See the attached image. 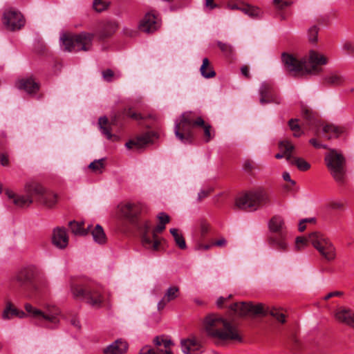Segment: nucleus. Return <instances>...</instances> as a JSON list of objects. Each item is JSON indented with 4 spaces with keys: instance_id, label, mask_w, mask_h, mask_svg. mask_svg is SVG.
Listing matches in <instances>:
<instances>
[{
    "instance_id": "38",
    "label": "nucleus",
    "mask_w": 354,
    "mask_h": 354,
    "mask_svg": "<svg viewBox=\"0 0 354 354\" xmlns=\"http://www.w3.org/2000/svg\"><path fill=\"white\" fill-rule=\"evenodd\" d=\"M13 203L15 205L20 207H28L33 203V199L30 198L28 195L26 194L25 196H17V197L15 198Z\"/></svg>"
},
{
    "instance_id": "36",
    "label": "nucleus",
    "mask_w": 354,
    "mask_h": 354,
    "mask_svg": "<svg viewBox=\"0 0 354 354\" xmlns=\"http://www.w3.org/2000/svg\"><path fill=\"white\" fill-rule=\"evenodd\" d=\"M290 164L295 165L300 171H307L310 169V165L306 161L304 158L294 156L292 155V160L289 162Z\"/></svg>"
},
{
    "instance_id": "63",
    "label": "nucleus",
    "mask_w": 354,
    "mask_h": 354,
    "mask_svg": "<svg viewBox=\"0 0 354 354\" xmlns=\"http://www.w3.org/2000/svg\"><path fill=\"white\" fill-rule=\"evenodd\" d=\"M241 71L242 75H244L245 77H247V78L250 77V74H249V69L247 66H243L241 68Z\"/></svg>"
},
{
    "instance_id": "54",
    "label": "nucleus",
    "mask_w": 354,
    "mask_h": 354,
    "mask_svg": "<svg viewBox=\"0 0 354 354\" xmlns=\"http://www.w3.org/2000/svg\"><path fill=\"white\" fill-rule=\"evenodd\" d=\"M232 295H230L227 297H220L217 301H216V306L218 308H223V304L227 301L228 299H230V298H232Z\"/></svg>"
},
{
    "instance_id": "46",
    "label": "nucleus",
    "mask_w": 354,
    "mask_h": 354,
    "mask_svg": "<svg viewBox=\"0 0 354 354\" xmlns=\"http://www.w3.org/2000/svg\"><path fill=\"white\" fill-rule=\"evenodd\" d=\"M319 28L316 26H313L308 29V39L310 42L315 43L317 41Z\"/></svg>"
},
{
    "instance_id": "5",
    "label": "nucleus",
    "mask_w": 354,
    "mask_h": 354,
    "mask_svg": "<svg viewBox=\"0 0 354 354\" xmlns=\"http://www.w3.org/2000/svg\"><path fill=\"white\" fill-rule=\"evenodd\" d=\"M230 309L234 311L239 316H245L248 315H270L274 317L279 322L283 324L286 322V316L279 309L276 308H264L261 304L253 305L250 302H236L230 306Z\"/></svg>"
},
{
    "instance_id": "57",
    "label": "nucleus",
    "mask_w": 354,
    "mask_h": 354,
    "mask_svg": "<svg viewBox=\"0 0 354 354\" xmlns=\"http://www.w3.org/2000/svg\"><path fill=\"white\" fill-rule=\"evenodd\" d=\"M0 163L3 166H8L9 164V160L7 155L4 153L0 154Z\"/></svg>"
},
{
    "instance_id": "33",
    "label": "nucleus",
    "mask_w": 354,
    "mask_h": 354,
    "mask_svg": "<svg viewBox=\"0 0 354 354\" xmlns=\"http://www.w3.org/2000/svg\"><path fill=\"white\" fill-rule=\"evenodd\" d=\"M91 234L93 240L99 243L104 244L106 241V236L101 225H97L93 229L91 230Z\"/></svg>"
},
{
    "instance_id": "21",
    "label": "nucleus",
    "mask_w": 354,
    "mask_h": 354,
    "mask_svg": "<svg viewBox=\"0 0 354 354\" xmlns=\"http://www.w3.org/2000/svg\"><path fill=\"white\" fill-rule=\"evenodd\" d=\"M52 243L57 248L65 249L68 244V236L64 227H57L53 231Z\"/></svg>"
},
{
    "instance_id": "25",
    "label": "nucleus",
    "mask_w": 354,
    "mask_h": 354,
    "mask_svg": "<svg viewBox=\"0 0 354 354\" xmlns=\"http://www.w3.org/2000/svg\"><path fill=\"white\" fill-rule=\"evenodd\" d=\"M335 317L339 322L345 324L351 327L354 324V312L351 309L339 307L336 310Z\"/></svg>"
},
{
    "instance_id": "48",
    "label": "nucleus",
    "mask_w": 354,
    "mask_h": 354,
    "mask_svg": "<svg viewBox=\"0 0 354 354\" xmlns=\"http://www.w3.org/2000/svg\"><path fill=\"white\" fill-rule=\"evenodd\" d=\"M342 49L348 54H354V44L350 41H345L342 44Z\"/></svg>"
},
{
    "instance_id": "8",
    "label": "nucleus",
    "mask_w": 354,
    "mask_h": 354,
    "mask_svg": "<svg viewBox=\"0 0 354 354\" xmlns=\"http://www.w3.org/2000/svg\"><path fill=\"white\" fill-rule=\"evenodd\" d=\"M324 161L333 178L342 183L346 174V159L343 154L334 149H328Z\"/></svg>"
},
{
    "instance_id": "3",
    "label": "nucleus",
    "mask_w": 354,
    "mask_h": 354,
    "mask_svg": "<svg viewBox=\"0 0 354 354\" xmlns=\"http://www.w3.org/2000/svg\"><path fill=\"white\" fill-rule=\"evenodd\" d=\"M308 243H310L327 261H333L336 259L337 251L335 245L328 237L321 232H313L309 234L307 238L297 237L296 248L300 250L301 246L307 245Z\"/></svg>"
},
{
    "instance_id": "6",
    "label": "nucleus",
    "mask_w": 354,
    "mask_h": 354,
    "mask_svg": "<svg viewBox=\"0 0 354 354\" xmlns=\"http://www.w3.org/2000/svg\"><path fill=\"white\" fill-rule=\"evenodd\" d=\"M270 202L267 192L263 189L250 191L236 198L235 206L242 210L255 211Z\"/></svg>"
},
{
    "instance_id": "32",
    "label": "nucleus",
    "mask_w": 354,
    "mask_h": 354,
    "mask_svg": "<svg viewBox=\"0 0 354 354\" xmlns=\"http://www.w3.org/2000/svg\"><path fill=\"white\" fill-rule=\"evenodd\" d=\"M200 72L201 75L207 79L212 78L216 76V72L207 57L203 59V64L200 68Z\"/></svg>"
},
{
    "instance_id": "37",
    "label": "nucleus",
    "mask_w": 354,
    "mask_h": 354,
    "mask_svg": "<svg viewBox=\"0 0 354 354\" xmlns=\"http://www.w3.org/2000/svg\"><path fill=\"white\" fill-rule=\"evenodd\" d=\"M69 226L71 232L75 235H86L88 234V231L90 230L91 226H88L87 229H84L82 227V223L71 221L69 223Z\"/></svg>"
},
{
    "instance_id": "31",
    "label": "nucleus",
    "mask_w": 354,
    "mask_h": 354,
    "mask_svg": "<svg viewBox=\"0 0 354 354\" xmlns=\"http://www.w3.org/2000/svg\"><path fill=\"white\" fill-rule=\"evenodd\" d=\"M344 78L337 73H330L323 78V84L330 86H337L342 84Z\"/></svg>"
},
{
    "instance_id": "1",
    "label": "nucleus",
    "mask_w": 354,
    "mask_h": 354,
    "mask_svg": "<svg viewBox=\"0 0 354 354\" xmlns=\"http://www.w3.org/2000/svg\"><path fill=\"white\" fill-rule=\"evenodd\" d=\"M281 59L286 71L295 77L307 74L318 75L322 72L321 66L328 62V59L324 55L315 50H310L308 57L306 56L300 59L292 55L283 53Z\"/></svg>"
},
{
    "instance_id": "24",
    "label": "nucleus",
    "mask_w": 354,
    "mask_h": 354,
    "mask_svg": "<svg viewBox=\"0 0 354 354\" xmlns=\"http://www.w3.org/2000/svg\"><path fill=\"white\" fill-rule=\"evenodd\" d=\"M128 350L127 342L118 339L103 349L104 354H126Z\"/></svg>"
},
{
    "instance_id": "42",
    "label": "nucleus",
    "mask_w": 354,
    "mask_h": 354,
    "mask_svg": "<svg viewBox=\"0 0 354 354\" xmlns=\"http://www.w3.org/2000/svg\"><path fill=\"white\" fill-rule=\"evenodd\" d=\"M104 159L95 160L91 162L88 165V168L92 169L95 172L102 173L104 169Z\"/></svg>"
},
{
    "instance_id": "22",
    "label": "nucleus",
    "mask_w": 354,
    "mask_h": 354,
    "mask_svg": "<svg viewBox=\"0 0 354 354\" xmlns=\"http://www.w3.org/2000/svg\"><path fill=\"white\" fill-rule=\"evenodd\" d=\"M268 229L271 234H288L283 218L279 215L272 216L268 222Z\"/></svg>"
},
{
    "instance_id": "35",
    "label": "nucleus",
    "mask_w": 354,
    "mask_h": 354,
    "mask_svg": "<svg viewBox=\"0 0 354 354\" xmlns=\"http://www.w3.org/2000/svg\"><path fill=\"white\" fill-rule=\"evenodd\" d=\"M273 4L277 10V15L281 20L287 19V15L283 12V10L292 4L291 1H282V0H273Z\"/></svg>"
},
{
    "instance_id": "28",
    "label": "nucleus",
    "mask_w": 354,
    "mask_h": 354,
    "mask_svg": "<svg viewBox=\"0 0 354 354\" xmlns=\"http://www.w3.org/2000/svg\"><path fill=\"white\" fill-rule=\"evenodd\" d=\"M151 141L150 134L147 133L142 136H138L135 139L130 140L125 144V146L128 149H133L136 147L137 149L143 148L145 145Z\"/></svg>"
},
{
    "instance_id": "59",
    "label": "nucleus",
    "mask_w": 354,
    "mask_h": 354,
    "mask_svg": "<svg viewBox=\"0 0 354 354\" xmlns=\"http://www.w3.org/2000/svg\"><path fill=\"white\" fill-rule=\"evenodd\" d=\"M205 5L209 10H212L217 7V5L214 3V0H205Z\"/></svg>"
},
{
    "instance_id": "16",
    "label": "nucleus",
    "mask_w": 354,
    "mask_h": 354,
    "mask_svg": "<svg viewBox=\"0 0 354 354\" xmlns=\"http://www.w3.org/2000/svg\"><path fill=\"white\" fill-rule=\"evenodd\" d=\"M3 23L8 30L15 31L21 29L25 21L19 12L10 9L4 12Z\"/></svg>"
},
{
    "instance_id": "60",
    "label": "nucleus",
    "mask_w": 354,
    "mask_h": 354,
    "mask_svg": "<svg viewBox=\"0 0 354 354\" xmlns=\"http://www.w3.org/2000/svg\"><path fill=\"white\" fill-rule=\"evenodd\" d=\"M226 240L224 238H221L217 241H216L212 245L218 246V247H223L226 245Z\"/></svg>"
},
{
    "instance_id": "27",
    "label": "nucleus",
    "mask_w": 354,
    "mask_h": 354,
    "mask_svg": "<svg viewBox=\"0 0 354 354\" xmlns=\"http://www.w3.org/2000/svg\"><path fill=\"white\" fill-rule=\"evenodd\" d=\"M279 148L281 153H278L275 155L277 159L286 158L290 162L292 160V155L295 150V147L288 140H283L279 143Z\"/></svg>"
},
{
    "instance_id": "30",
    "label": "nucleus",
    "mask_w": 354,
    "mask_h": 354,
    "mask_svg": "<svg viewBox=\"0 0 354 354\" xmlns=\"http://www.w3.org/2000/svg\"><path fill=\"white\" fill-rule=\"evenodd\" d=\"M13 317H18L23 318L26 317V313L15 308L10 302H8L6 308L4 309L2 317L4 319H10Z\"/></svg>"
},
{
    "instance_id": "20",
    "label": "nucleus",
    "mask_w": 354,
    "mask_h": 354,
    "mask_svg": "<svg viewBox=\"0 0 354 354\" xmlns=\"http://www.w3.org/2000/svg\"><path fill=\"white\" fill-rule=\"evenodd\" d=\"M288 234H270L268 237L267 242L272 248L285 252L288 250Z\"/></svg>"
},
{
    "instance_id": "26",
    "label": "nucleus",
    "mask_w": 354,
    "mask_h": 354,
    "mask_svg": "<svg viewBox=\"0 0 354 354\" xmlns=\"http://www.w3.org/2000/svg\"><path fill=\"white\" fill-rule=\"evenodd\" d=\"M180 344L185 354H198L201 352V344L196 339H182Z\"/></svg>"
},
{
    "instance_id": "52",
    "label": "nucleus",
    "mask_w": 354,
    "mask_h": 354,
    "mask_svg": "<svg viewBox=\"0 0 354 354\" xmlns=\"http://www.w3.org/2000/svg\"><path fill=\"white\" fill-rule=\"evenodd\" d=\"M212 191L213 189L212 188L201 190L198 194V200L199 201H202L203 198H206Z\"/></svg>"
},
{
    "instance_id": "43",
    "label": "nucleus",
    "mask_w": 354,
    "mask_h": 354,
    "mask_svg": "<svg viewBox=\"0 0 354 354\" xmlns=\"http://www.w3.org/2000/svg\"><path fill=\"white\" fill-rule=\"evenodd\" d=\"M217 46L220 50L226 55H231L233 53V47L228 43H224L218 41H217Z\"/></svg>"
},
{
    "instance_id": "51",
    "label": "nucleus",
    "mask_w": 354,
    "mask_h": 354,
    "mask_svg": "<svg viewBox=\"0 0 354 354\" xmlns=\"http://www.w3.org/2000/svg\"><path fill=\"white\" fill-rule=\"evenodd\" d=\"M158 218L159 220V223L163 224L166 225L167 223H169L170 218L168 214H165V212H160L158 215Z\"/></svg>"
},
{
    "instance_id": "18",
    "label": "nucleus",
    "mask_w": 354,
    "mask_h": 354,
    "mask_svg": "<svg viewBox=\"0 0 354 354\" xmlns=\"http://www.w3.org/2000/svg\"><path fill=\"white\" fill-rule=\"evenodd\" d=\"M160 27V21L152 12H147L139 24L140 31L151 33L157 30Z\"/></svg>"
},
{
    "instance_id": "29",
    "label": "nucleus",
    "mask_w": 354,
    "mask_h": 354,
    "mask_svg": "<svg viewBox=\"0 0 354 354\" xmlns=\"http://www.w3.org/2000/svg\"><path fill=\"white\" fill-rule=\"evenodd\" d=\"M118 25L113 21H107L103 24L97 35L100 39H104L111 37L116 30Z\"/></svg>"
},
{
    "instance_id": "62",
    "label": "nucleus",
    "mask_w": 354,
    "mask_h": 354,
    "mask_svg": "<svg viewBox=\"0 0 354 354\" xmlns=\"http://www.w3.org/2000/svg\"><path fill=\"white\" fill-rule=\"evenodd\" d=\"M330 207L333 209H339L342 208L343 204L340 202H332Z\"/></svg>"
},
{
    "instance_id": "39",
    "label": "nucleus",
    "mask_w": 354,
    "mask_h": 354,
    "mask_svg": "<svg viewBox=\"0 0 354 354\" xmlns=\"http://www.w3.org/2000/svg\"><path fill=\"white\" fill-rule=\"evenodd\" d=\"M170 233L174 236L176 245L182 250H185L187 248L185 239L181 234H178V230L176 228L170 229Z\"/></svg>"
},
{
    "instance_id": "23",
    "label": "nucleus",
    "mask_w": 354,
    "mask_h": 354,
    "mask_svg": "<svg viewBox=\"0 0 354 354\" xmlns=\"http://www.w3.org/2000/svg\"><path fill=\"white\" fill-rule=\"evenodd\" d=\"M20 90H24L28 94H35L39 90L40 85L32 77L19 80L16 84Z\"/></svg>"
},
{
    "instance_id": "47",
    "label": "nucleus",
    "mask_w": 354,
    "mask_h": 354,
    "mask_svg": "<svg viewBox=\"0 0 354 354\" xmlns=\"http://www.w3.org/2000/svg\"><path fill=\"white\" fill-rule=\"evenodd\" d=\"M165 229V225L161 223H159L151 232L153 241L156 240H160L158 236V233H161Z\"/></svg>"
},
{
    "instance_id": "61",
    "label": "nucleus",
    "mask_w": 354,
    "mask_h": 354,
    "mask_svg": "<svg viewBox=\"0 0 354 354\" xmlns=\"http://www.w3.org/2000/svg\"><path fill=\"white\" fill-rule=\"evenodd\" d=\"M167 303H169V301H167V299H165V297H163V298L158 304V310H162Z\"/></svg>"
},
{
    "instance_id": "19",
    "label": "nucleus",
    "mask_w": 354,
    "mask_h": 354,
    "mask_svg": "<svg viewBox=\"0 0 354 354\" xmlns=\"http://www.w3.org/2000/svg\"><path fill=\"white\" fill-rule=\"evenodd\" d=\"M153 342L157 346L163 344L165 349L162 350L159 348H151L146 346L140 350L139 354H173L169 350V346L172 344L170 339H163L162 337L157 336L154 338Z\"/></svg>"
},
{
    "instance_id": "34",
    "label": "nucleus",
    "mask_w": 354,
    "mask_h": 354,
    "mask_svg": "<svg viewBox=\"0 0 354 354\" xmlns=\"http://www.w3.org/2000/svg\"><path fill=\"white\" fill-rule=\"evenodd\" d=\"M323 131L328 140L337 138L342 133V130L339 127L333 124H326L323 127Z\"/></svg>"
},
{
    "instance_id": "56",
    "label": "nucleus",
    "mask_w": 354,
    "mask_h": 354,
    "mask_svg": "<svg viewBox=\"0 0 354 354\" xmlns=\"http://www.w3.org/2000/svg\"><path fill=\"white\" fill-rule=\"evenodd\" d=\"M302 115L305 119L308 120L310 122H311L312 120H313V115L312 113L307 109H305L302 111Z\"/></svg>"
},
{
    "instance_id": "10",
    "label": "nucleus",
    "mask_w": 354,
    "mask_h": 354,
    "mask_svg": "<svg viewBox=\"0 0 354 354\" xmlns=\"http://www.w3.org/2000/svg\"><path fill=\"white\" fill-rule=\"evenodd\" d=\"M24 191L33 199V202L35 201L47 207H51L57 203V195L38 183L31 182L26 184Z\"/></svg>"
},
{
    "instance_id": "41",
    "label": "nucleus",
    "mask_w": 354,
    "mask_h": 354,
    "mask_svg": "<svg viewBox=\"0 0 354 354\" xmlns=\"http://www.w3.org/2000/svg\"><path fill=\"white\" fill-rule=\"evenodd\" d=\"M201 127L204 131V140L205 142H209L214 136V133L212 131V126L204 122V124L197 125Z\"/></svg>"
},
{
    "instance_id": "53",
    "label": "nucleus",
    "mask_w": 354,
    "mask_h": 354,
    "mask_svg": "<svg viewBox=\"0 0 354 354\" xmlns=\"http://www.w3.org/2000/svg\"><path fill=\"white\" fill-rule=\"evenodd\" d=\"M309 142L310 144H311L314 147L317 148V149H320V148H323V149H328L329 148H328V146L326 145H322L320 144L317 139L315 138H311L310 140H309Z\"/></svg>"
},
{
    "instance_id": "40",
    "label": "nucleus",
    "mask_w": 354,
    "mask_h": 354,
    "mask_svg": "<svg viewBox=\"0 0 354 354\" xmlns=\"http://www.w3.org/2000/svg\"><path fill=\"white\" fill-rule=\"evenodd\" d=\"M179 296V288L177 286H171L166 291L164 297L167 301L174 300Z\"/></svg>"
},
{
    "instance_id": "55",
    "label": "nucleus",
    "mask_w": 354,
    "mask_h": 354,
    "mask_svg": "<svg viewBox=\"0 0 354 354\" xmlns=\"http://www.w3.org/2000/svg\"><path fill=\"white\" fill-rule=\"evenodd\" d=\"M343 292H341V291H334V292H329L328 294H327L325 297H324V299L325 300H328L330 298L333 297H341L343 295Z\"/></svg>"
},
{
    "instance_id": "58",
    "label": "nucleus",
    "mask_w": 354,
    "mask_h": 354,
    "mask_svg": "<svg viewBox=\"0 0 354 354\" xmlns=\"http://www.w3.org/2000/svg\"><path fill=\"white\" fill-rule=\"evenodd\" d=\"M208 230H209L208 224L205 222H202L201 223V232L202 235H205L208 232Z\"/></svg>"
},
{
    "instance_id": "12",
    "label": "nucleus",
    "mask_w": 354,
    "mask_h": 354,
    "mask_svg": "<svg viewBox=\"0 0 354 354\" xmlns=\"http://www.w3.org/2000/svg\"><path fill=\"white\" fill-rule=\"evenodd\" d=\"M71 290L74 298L84 300L92 306L99 307L102 303V297L97 288L74 283L71 286Z\"/></svg>"
},
{
    "instance_id": "11",
    "label": "nucleus",
    "mask_w": 354,
    "mask_h": 354,
    "mask_svg": "<svg viewBox=\"0 0 354 354\" xmlns=\"http://www.w3.org/2000/svg\"><path fill=\"white\" fill-rule=\"evenodd\" d=\"M36 275L37 269L34 266H26L17 271L12 277L11 281L18 283L21 288L26 290V295L31 297L38 290L35 283Z\"/></svg>"
},
{
    "instance_id": "49",
    "label": "nucleus",
    "mask_w": 354,
    "mask_h": 354,
    "mask_svg": "<svg viewBox=\"0 0 354 354\" xmlns=\"http://www.w3.org/2000/svg\"><path fill=\"white\" fill-rule=\"evenodd\" d=\"M102 77L106 82H111L114 77V72L111 69H106L102 72Z\"/></svg>"
},
{
    "instance_id": "15",
    "label": "nucleus",
    "mask_w": 354,
    "mask_h": 354,
    "mask_svg": "<svg viewBox=\"0 0 354 354\" xmlns=\"http://www.w3.org/2000/svg\"><path fill=\"white\" fill-rule=\"evenodd\" d=\"M25 309L32 317L39 319V320L44 319L54 324L59 323L57 317L60 314V310L57 307L49 308L47 309L46 312L44 313L35 308L31 304H26L25 305Z\"/></svg>"
},
{
    "instance_id": "50",
    "label": "nucleus",
    "mask_w": 354,
    "mask_h": 354,
    "mask_svg": "<svg viewBox=\"0 0 354 354\" xmlns=\"http://www.w3.org/2000/svg\"><path fill=\"white\" fill-rule=\"evenodd\" d=\"M261 10L258 7L249 5L247 15L251 17H257L260 15Z\"/></svg>"
},
{
    "instance_id": "44",
    "label": "nucleus",
    "mask_w": 354,
    "mask_h": 354,
    "mask_svg": "<svg viewBox=\"0 0 354 354\" xmlns=\"http://www.w3.org/2000/svg\"><path fill=\"white\" fill-rule=\"evenodd\" d=\"M297 119H291L288 122V125L290 129L294 131L293 136L295 137H299L301 135V132L300 131V127L298 124Z\"/></svg>"
},
{
    "instance_id": "17",
    "label": "nucleus",
    "mask_w": 354,
    "mask_h": 354,
    "mask_svg": "<svg viewBox=\"0 0 354 354\" xmlns=\"http://www.w3.org/2000/svg\"><path fill=\"white\" fill-rule=\"evenodd\" d=\"M259 93L261 104L266 103H281V97L275 93L272 85L269 83L264 82L261 84L259 88Z\"/></svg>"
},
{
    "instance_id": "45",
    "label": "nucleus",
    "mask_w": 354,
    "mask_h": 354,
    "mask_svg": "<svg viewBox=\"0 0 354 354\" xmlns=\"http://www.w3.org/2000/svg\"><path fill=\"white\" fill-rule=\"evenodd\" d=\"M110 3L103 0H94L93 8L97 12H102L105 10L109 6Z\"/></svg>"
},
{
    "instance_id": "9",
    "label": "nucleus",
    "mask_w": 354,
    "mask_h": 354,
    "mask_svg": "<svg viewBox=\"0 0 354 354\" xmlns=\"http://www.w3.org/2000/svg\"><path fill=\"white\" fill-rule=\"evenodd\" d=\"M125 118H129L134 120H140L143 119L140 113H136L131 108L124 109L120 112L116 113L111 118V122H109L106 117H101L99 118L98 124L102 133L110 140L112 138L111 126L122 125Z\"/></svg>"
},
{
    "instance_id": "13",
    "label": "nucleus",
    "mask_w": 354,
    "mask_h": 354,
    "mask_svg": "<svg viewBox=\"0 0 354 354\" xmlns=\"http://www.w3.org/2000/svg\"><path fill=\"white\" fill-rule=\"evenodd\" d=\"M122 216L131 224H137L140 216L146 212L147 207L140 203H126L118 206Z\"/></svg>"
},
{
    "instance_id": "7",
    "label": "nucleus",
    "mask_w": 354,
    "mask_h": 354,
    "mask_svg": "<svg viewBox=\"0 0 354 354\" xmlns=\"http://www.w3.org/2000/svg\"><path fill=\"white\" fill-rule=\"evenodd\" d=\"M93 35L82 32L80 34H64L61 37L64 50L67 52L88 51L91 48Z\"/></svg>"
},
{
    "instance_id": "14",
    "label": "nucleus",
    "mask_w": 354,
    "mask_h": 354,
    "mask_svg": "<svg viewBox=\"0 0 354 354\" xmlns=\"http://www.w3.org/2000/svg\"><path fill=\"white\" fill-rule=\"evenodd\" d=\"M136 227L141 233V241L142 246L149 250L156 252L160 250L161 240H156L153 241L152 236H150V232L151 229V222L146 220L143 222L138 221L137 224H133Z\"/></svg>"
},
{
    "instance_id": "64",
    "label": "nucleus",
    "mask_w": 354,
    "mask_h": 354,
    "mask_svg": "<svg viewBox=\"0 0 354 354\" xmlns=\"http://www.w3.org/2000/svg\"><path fill=\"white\" fill-rule=\"evenodd\" d=\"M227 8L230 10H240L241 6L237 3L230 2L227 4Z\"/></svg>"
},
{
    "instance_id": "2",
    "label": "nucleus",
    "mask_w": 354,
    "mask_h": 354,
    "mask_svg": "<svg viewBox=\"0 0 354 354\" xmlns=\"http://www.w3.org/2000/svg\"><path fill=\"white\" fill-rule=\"evenodd\" d=\"M204 327L207 335L216 339V344L242 340L236 327L218 315H207L204 321Z\"/></svg>"
},
{
    "instance_id": "4",
    "label": "nucleus",
    "mask_w": 354,
    "mask_h": 354,
    "mask_svg": "<svg viewBox=\"0 0 354 354\" xmlns=\"http://www.w3.org/2000/svg\"><path fill=\"white\" fill-rule=\"evenodd\" d=\"M201 124H204V120L201 117L195 118L191 111L184 112L175 122V135L183 144H191L194 138L193 127Z\"/></svg>"
}]
</instances>
